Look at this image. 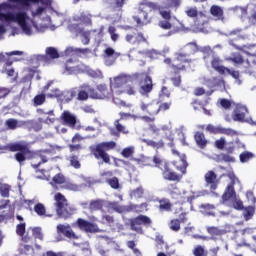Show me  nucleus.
<instances>
[{"label": "nucleus", "mask_w": 256, "mask_h": 256, "mask_svg": "<svg viewBox=\"0 0 256 256\" xmlns=\"http://www.w3.org/2000/svg\"><path fill=\"white\" fill-rule=\"evenodd\" d=\"M11 191V186L9 184H3L0 186V193L2 197H9V192Z\"/></svg>", "instance_id": "nucleus-61"}, {"label": "nucleus", "mask_w": 256, "mask_h": 256, "mask_svg": "<svg viewBox=\"0 0 256 256\" xmlns=\"http://www.w3.org/2000/svg\"><path fill=\"white\" fill-rule=\"evenodd\" d=\"M149 204L147 202H143L141 204H130L127 207V211H132L133 213H145V211H149Z\"/></svg>", "instance_id": "nucleus-24"}, {"label": "nucleus", "mask_w": 256, "mask_h": 256, "mask_svg": "<svg viewBox=\"0 0 256 256\" xmlns=\"http://www.w3.org/2000/svg\"><path fill=\"white\" fill-rule=\"evenodd\" d=\"M95 31L96 30H79L82 45H89L91 43V33H95Z\"/></svg>", "instance_id": "nucleus-28"}, {"label": "nucleus", "mask_w": 256, "mask_h": 256, "mask_svg": "<svg viewBox=\"0 0 256 256\" xmlns=\"http://www.w3.org/2000/svg\"><path fill=\"white\" fill-rule=\"evenodd\" d=\"M231 201H232V207L236 209V211H243V209H245V206H243V201L237 198V196Z\"/></svg>", "instance_id": "nucleus-44"}, {"label": "nucleus", "mask_w": 256, "mask_h": 256, "mask_svg": "<svg viewBox=\"0 0 256 256\" xmlns=\"http://www.w3.org/2000/svg\"><path fill=\"white\" fill-rule=\"evenodd\" d=\"M34 212L38 215V217H53V215L47 214V209L43 203L35 204Z\"/></svg>", "instance_id": "nucleus-31"}, {"label": "nucleus", "mask_w": 256, "mask_h": 256, "mask_svg": "<svg viewBox=\"0 0 256 256\" xmlns=\"http://www.w3.org/2000/svg\"><path fill=\"white\" fill-rule=\"evenodd\" d=\"M173 208V204H171V201L169 199H161L159 200V211H166L169 212Z\"/></svg>", "instance_id": "nucleus-35"}, {"label": "nucleus", "mask_w": 256, "mask_h": 256, "mask_svg": "<svg viewBox=\"0 0 256 256\" xmlns=\"http://www.w3.org/2000/svg\"><path fill=\"white\" fill-rule=\"evenodd\" d=\"M76 96L78 101H87L89 99V91L80 90Z\"/></svg>", "instance_id": "nucleus-58"}, {"label": "nucleus", "mask_w": 256, "mask_h": 256, "mask_svg": "<svg viewBox=\"0 0 256 256\" xmlns=\"http://www.w3.org/2000/svg\"><path fill=\"white\" fill-rule=\"evenodd\" d=\"M46 56L49 57L50 59H59V52L55 47H47Z\"/></svg>", "instance_id": "nucleus-40"}, {"label": "nucleus", "mask_w": 256, "mask_h": 256, "mask_svg": "<svg viewBox=\"0 0 256 256\" xmlns=\"http://www.w3.org/2000/svg\"><path fill=\"white\" fill-rule=\"evenodd\" d=\"M117 147V143L115 141L108 142H100L96 145H92L89 147L90 153L94 155L95 159L98 161L101 160L106 165H111V156L109 155V151H113Z\"/></svg>", "instance_id": "nucleus-5"}, {"label": "nucleus", "mask_w": 256, "mask_h": 256, "mask_svg": "<svg viewBox=\"0 0 256 256\" xmlns=\"http://www.w3.org/2000/svg\"><path fill=\"white\" fill-rule=\"evenodd\" d=\"M218 103L222 109H231V105H233V102L227 98H220L218 99Z\"/></svg>", "instance_id": "nucleus-47"}, {"label": "nucleus", "mask_w": 256, "mask_h": 256, "mask_svg": "<svg viewBox=\"0 0 256 256\" xmlns=\"http://www.w3.org/2000/svg\"><path fill=\"white\" fill-rule=\"evenodd\" d=\"M106 183L110 185L112 189H119V178L118 177H113L110 179L106 180Z\"/></svg>", "instance_id": "nucleus-57"}, {"label": "nucleus", "mask_w": 256, "mask_h": 256, "mask_svg": "<svg viewBox=\"0 0 256 256\" xmlns=\"http://www.w3.org/2000/svg\"><path fill=\"white\" fill-rule=\"evenodd\" d=\"M140 74H143V76L137 82L140 83L139 93L140 95H147L153 91V79L146 72H141Z\"/></svg>", "instance_id": "nucleus-11"}, {"label": "nucleus", "mask_w": 256, "mask_h": 256, "mask_svg": "<svg viewBox=\"0 0 256 256\" xmlns=\"http://www.w3.org/2000/svg\"><path fill=\"white\" fill-rule=\"evenodd\" d=\"M227 61H231L234 65H243L244 73H253V70H251V63H249V60L243 59L241 54H235L233 57H229Z\"/></svg>", "instance_id": "nucleus-15"}, {"label": "nucleus", "mask_w": 256, "mask_h": 256, "mask_svg": "<svg viewBox=\"0 0 256 256\" xmlns=\"http://www.w3.org/2000/svg\"><path fill=\"white\" fill-rule=\"evenodd\" d=\"M5 127L10 131H15V129H18L21 125H19V121L17 119L9 118L5 121Z\"/></svg>", "instance_id": "nucleus-37"}, {"label": "nucleus", "mask_w": 256, "mask_h": 256, "mask_svg": "<svg viewBox=\"0 0 256 256\" xmlns=\"http://www.w3.org/2000/svg\"><path fill=\"white\" fill-rule=\"evenodd\" d=\"M158 109H159V107H157L155 104L149 103L148 110L146 111V113H148V115H151V116L159 115Z\"/></svg>", "instance_id": "nucleus-54"}, {"label": "nucleus", "mask_w": 256, "mask_h": 256, "mask_svg": "<svg viewBox=\"0 0 256 256\" xmlns=\"http://www.w3.org/2000/svg\"><path fill=\"white\" fill-rule=\"evenodd\" d=\"M92 17L90 13L82 12L79 16L74 18V21L80 23V25L91 27V25H93Z\"/></svg>", "instance_id": "nucleus-21"}, {"label": "nucleus", "mask_w": 256, "mask_h": 256, "mask_svg": "<svg viewBox=\"0 0 256 256\" xmlns=\"http://www.w3.org/2000/svg\"><path fill=\"white\" fill-rule=\"evenodd\" d=\"M195 97H201V95H207L208 97L213 95V90L206 92L203 87H196L194 89Z\"/></svg>", "instance_id": "nucleus-46"}, {"label": "nucleus", "mask_w": 256, "mask_h": 256, "mask_svg": "<svg viewBox=\"0 0 256 256\" xmlns=\"http://www.w3.org/2000/svg\"><path fill=\"white\" fill-rule=\"evenodd\" d=\"M32 236L34 237V239H39V241H43V232L39 227H35L32 229Z\"/></svg>", "instance_id": "nucleus-56"}, {"label": "nucleus", "mask_w": 256, "mask_h": 256, "mask_svg": "<svg viewBox=\"0 0 256 256\" xmlns=\"http://www.w3.org/2000/svg\"><path fill=\"white\" fill-rule=\"evenodd\" d=\"M158 26H159L161 29H164L165 31H169L170 29H172L173 24H171V22H169V20H161V21L158 23Z\"/></svg>", "instance_id": "nucleus-60"}, {"label": "nucleus", "mask_w": 256, "mask_h": 256, "mask_svg": "<svg viewBox=\"0 0 256 256\" xmlns=\"http://www.w3.org/2000/svg\"><path fill=\"white\" fill-rule=\"evenodd\" d=\"M114 127L117 131V132H112V135H114V137H119L120 133H123V135H129V130L125 125L121 124L120 120L114 121Z\"/></svg>", "instance_id": "nucleus-26"}, {"label": "nucleus", "mask_w": 256, "mask_h": 256, "mask_svg": "<svg viewBox=\"0 0 256 256\" xmlns=\"http://www.w3.org/2000/svg\"><path fill=\"white\" fill-rule=\"evenodd\" d=\"M164 63L170 69L172 85L174 87H181V73L187 71V67L191 66L193 59L189 58L187 53L176 52L173 59L165 58Z\"/></svg>", "instance_id": "nucleus-2"}, {"label": "nucleus", "mask_w": 256, "mask_h": 256, "mask_svg": "<svg viewBox=\"0 0 256 256\" xmlns=\"http://www.w3.org/2000/svg\"><path fill=\"white\" fill-rule=\"evenodd\" d=\"M52 183H54V185H63V183H65V176L61 173L56 174L52 178Z\"/></svg>", "instance_id": "nucleus-51"}, {"label": "nucleus", "mask_w": 256, "mask_h": 256, "mask_svg": "<svg viewBox=\"0 0 256 256\" xmlns=\"http://www.w3.org/2000/svg\"><path fill=\"white\" fill-rule=\"evenodd\" d=\"M237 197V192H235V186L228 185L222 194V201H233Z\"/></svg>", "instance_id": "nucleus-23"}, {"label": "nucleus", "mask_w": 256, "mask_h": 256, "mask_svg": "<svg viewBox=\"0 0 256 256\" xmlns=\"http://www.w3.org/2000/svg\"><path fill=\"white\" fill-rule=\"evenodd\" d=\"M102 223L111 227L115 223V218L109 214H105L102 216Z\"/></svg>", "instance_id": "nucleus-55"}, {"label": "nucleus", "mask_w": 256, "mask_h": 256, "mask_svg": "<svg viewBox=\"0 0 256 256\" xmlns=\"http://www.w3.org/2000/svg\"><path fill=\"white\" fill-rule=\"evenodd\" d=\"M221 126H214L212 124H208L206 126V131H208V133H212L213 135H221Z\"/></svg>", "instance_id": "nucleus-45"}, {"label": "nucleus", "mask_w": 256, "mask_h": 256, "mask_svg": "<svg viewBox=\"0 0 256 256\" xmlns=\"http://www.w3.org/2000/svg\"><path fill=\"white\" fill-rule=\"evenodd\" d=\"M204 181L206 183V187L210 188V191H215L217 187H219V178H217V175L213 170H209L204 175Z\"/></svg>", "instance_id": "nucleus-13"}, {"label": "nucleus", "mask_w": 256, "mask_h": 256, "mask_svg": "<svg viewBox=\"0 0 256 256\" xmlns=\"http://www.w3.org/2000/svg\"><path fill=\"white\" fill-rule=\"evenodd\" d=\"M46 96L45 94H38L34 97V105H43L45 103Z\"/></svg>", "instance_id": "nucleus-63"}, {"label": "nucleus", "mask_w": 256, "mask_h": 256, "mask_svg": "<svg viewBox=\"0 0 256 256\" xmlns=\"http://www.w3.org/2000/svg\"><path fill=\"white\" fill-rule=\"evenodd\" d=\"M129 223L132 231H137V229H139L141 225H151L152 221L151 218H149V216L139 215L135 218H131L129 220Z\"/></svg>", "instance_id": "nucleus-14"}, {"label": "nucleus", "mask_w": 256, "mask_h": 256, "mask_svg": "<svg viewBox=\"0 0 256 256\" xmlns=\"http://www.w3.org/2000/svg\"><path fill=\"white\" fill-rule=\"evenodd\" d=\"M87 91H88V96L91 97V99H99V97H101L99 96V92L97 88L95 90V88L88 87Z\"/></svg>", "instance_id": "nucleus-64"}, {"label": "nucleus", "mask_w": 256, "mask_h": 256, "mask_svg": "<svg viewBox=\"0 0 256 256\" xmlns=\"http://www.w3.org/2000/svg\"><path fill=\"white\" fill-rule=\"evenodd\" d=\"M73 227H77L80 231H84V233H99V226H97V224L83 218H78L76 222L73 223Z\"/></svg>", "instance_id": "nucleus-9"}, {"label": "nucleus", "mask_w": 256, "mask_h": 256, "mask_svg": "<svg viewBox=\"0 0 256 256\" xmlns=\"http://www.w3.org/2000/svg\"><path fill=\"white\" fill-rule=\"evenodd\" d=\"M27 227V224L25 222L17 224L16 226V234L19 237H22V241H24V243H29V241L31 240V237H27L25 236V229Z\"/></svg>", "instance_id": "nucleus-27"}, {"label": "nucleus", "mask_w": 256, "mask_h": 256, "mask_svg": "<svg viewBox=\"0 0 256 256\" xmlns=\"http://www.w3.org/2000/svg\"><path fill=\"white\" fill-rule=\"evenodd\" d=\"M125 40L127 41V43H130V45H139L147 41V39L141 32H134L133 34H128L126 35Z\"/></svg>", "instance_id": "nucleus-16"}, {"label": "nucleus", "mask_w": 256, "mask_h": 256, "mask_svg": "<svg viewBox=\"0 0 256 256\" xmlns=\"http://www.w3.org/2000/svg\"><path fill=\"white\" fill-rule=\"evenodd\" d=\"M149 129L151 131V133H153L154 135H161V131H169V127L167 126H162L161 128L157 127V125L155 124H151L149 126Z\"/></svg>", "instance_id": "nucleus-41"}, {"label": "nucleus", "mask_w": 256, "mask_h": 256, "mask_svg": "<svg viewBox=\"0 0 256 256\" xmlns=\"http://www.w3.org/2000/svg\"><path fill=\"white\" fill-rule=\"evenodd\" d=\"M223 60L221 58L214 56L211 60V67L214 69V71H217L219 75H225V70L227 67L223 66Z\"/></svg>", "instance_id": "nucleus-20"}, {"label": "nucleus", "mask_w": 256, "mask_h": 256, "mask_svg": "<svg viewBox=\"0 0 256 256\" xmlns=\"http://www.w3.org/2000/svg\"><path fill=\"white\" fill-rule=\"evenodd\" d=\"M194 139L200 149H205L207 147V139H205V134L203 132H196Z\"/></svg>", "instance_id": "nucleus-32"}, {"label": "nucleus", "mask_w": 256, "mask_h": 256, "mask_svg": "<svg viewBox=\"0 0 256 256\" xmlns=\"http://www.w3.org/2000/svg\"><path fill=\"white\" fill-rule=\"evenodd\" d=\"M97 91L99 99H107V97H109V90L107 89V85L99 84L97 86Z\"/></svg>", "instance_id": "nucleus-38"}, {"label": "nucleus", "mask_w": 256, "mask_h": 256, "mask_svg": "<svg viewBox=\"0 0 256 256\" xmlns=\"http://www.w3.org/2000/svg\"><path fill=\"white\" fill-rule=\"evenodd\" d=\"M200 209H201V212L204 214V215H209L211 217H215V205L213 204H202L200 206Z\"/></svg>", "instance_id": "nucleus-33"}, {"label": "nucleus", "mask_w": 256, "mask_h": 256, "mask_svg": "<svg viewBox=\"0 0 256 256\" xmlns=\"http://www.w3.org/2000/svg\"><path fill=\"white\" fill-rule=\"evenodd\" d=\"M113 103L117 105V107H120V109L121 108L131 109V107H133V104H126L125 101L119 100V98H113Z\"/></svg>", "instance_id": "nucleus-52"}, {"label": "nucleus", "mask_w": 256, "mask_h": 256, "mask_svg": "<svg viewBox=\"0 0 256 256\" xmlns=\"http://www.w3.org/2000/svg\"><path fill=\"white\" fill-rule=\"evenodd\" d=\"M76 96H77V89H75V88L64 91L62 93V99L66 103H69L70 101H73V99H75Z\"/></svg>", "instance_id": "nucleus-34"}, {"label": "nucleus", "mask_w": 256, "mask_h": 256, "mask_svg": "<svg viewBox=\"0 0 256 256\" xmlns=\"http://www.w3.org/2000/svg\"><path fill=\"white\" fill-rule=\"evenodd\" d=\"M5 150L10 153H16L14 159L19 163V165H24L27 161V155H32L31 149L29 146L23 142H13L5 146Z\"/></svg>", "instance_id": "nucleus-8"}, {"label": "nucleus", "mask_w": 256, "mask_h": 256, "mask_svg": "<svg viewBox=\"0 0 256 256\" xmlns=\"http://www.w3.org/2000/svg\"><path fill=\"white\" fill-rule=\"evenodd\" d=\"M167 142V146L172 149V154L176 157H180L179 160H174L171 162L173 167H175V172L173 168H171V164L167 161H163L159 156L153 157V163L157 169H160L162 178L164 181H172L173 183H181L184 175H187V167H189V163H187V156L181 155L177 149H175V138L173 135L169 134L164 137Z\"/></svg>", "instance_id": "nucleus-1"}, {"label": "nucleus", "mask_w": 256, "mask_h": 256, "mask_svg": "<svg viewBox=\"0 0 256 256\" xmlns=\"http://www.w3.org/2000/svg\"><path fill=\"white\" fill-rule=\"evenodd\" d=\"M48 159L47 156L41 154V153H36L31 155V167L33 169H39L43 163H47Z\"/></svg>", "instance_id": "nucleus-18"}, {"label": "nucleus", "mask_w": 256, "mask_h": 256, "mask_svg": "<svg viewBox=\"0 0 256 256\" xmlns=\"http://www.w3.org/2000/svg\"><path fill=\"white\" fill-rule=\"evenodd\" d=\"M166 191L172 199H179V197H181V191H179L177 184H169Z\"/></svg>", "instance_id": "nucleus-29"}, {"label": "nucleus", "mask_w": 256, "mask_h": 256, "mask_svg": "<svg viewBox=\"0 0 256 256\" xmlns=\"http://www.w3.org/2000/svg\"><path fill=\"white\" fill-rule=\"evenodd\" d=\"M143 195H145V189L143 186H139L130 192L131 199H143Z\"/></svg>", "instance_id": "nucleus-36"}, {"label": "nucleus", "mask_w": 256, "mask_h": 256, "mask_svg": "<svg viewBox=\"0 0 256 256\" xmlns=\"http://www.w3.org/2000/svg\"><path fill=\"white\" fill-rule=\"evenodd\" d=\"M138 11L139 15L134 16V21H136L138 27H143L144 25H149V23H151V18H149L147 14L151 11H159L161 17H163L165 21H171V10H162L161 6L157 5V3L154 2L140 3Z\"/></svg>", "instance_id": "nucleus-3"}, {"label": "nucleus", "mask_w": 256, "mask_h": 256, "mask_svg": "<svg viewBox=\"0 0 256 256\" xmlns=\"http://www.w3.org/2000/svg\"><path fill=\"white\" fill-rule=\"evenodd\" d=\"M247 115H249V109H247V106L238 104L232 113V119L233 121H238V123H249L251 119L247 118Z\"/></svg>", "instance_id": "nucleus-10"}, {"label": "nucleus", "mask_w": 256, "mask_h": 256, "mask_svg": "<svg viewBox=\"0 0 256 256\" xmlns=\"http://www.w3.org/2000/svg\"><path fill=\"white\" fill-rule=\"evenodd\" d=\"M253 157H255L253 152L244 151L239 155L240 163H248V161H251Z\"/></svg>", "instance_id": "nucleus-39"}, {"label": "nucleus", "mask_w": 256, "mask_h": 256, "mask_svg": "<svg viewBox=\"0 0 256 256\" xmlns=\"http://www.w3.org/2000/svg\"><path fill=\"white\" fill-rule=\"evenodd\" d=\"M28 19L29 16L27 15V12H0V21H5L6 23H18L26 35H31V27L27 24Z\"/></svg>", "instance_id": "nucleus-7"}, {"label": "nucleus", "mask_w": 256, "mask_h": 256, "mask_svg": "<svg viewBox=\"0 0 256 256\" xmlns=\"http://www.w3.org/2000/svg\"><path fill=\"white\" fill-rule=\"evenodd\" d=\"M105 207V200L103 199H96L91 200L88 205V209L91 213L95 211H101Z\"/></svg>", "instance_id": "nucleus-25"}, {"label": "nucleus", "mask_w": 256, "mask_h": 256, "mask_svg": "<svg viewBox=\"0 0 256 256\" xmlns=\"http://www.w3.org/2000/svg\"><path fill=\"white\" fill-rule=\"evenodd\" d=\"M57 232L67 237V239H79V236L73 232L70 225L59 224L57 226Z\"/></svg>", "instance_id": "nucleus-17"}, {"label": "nucleus", "mask_w": 256, "mask_h": 256, "mask_svg": "<svg viewBox=\"0 0 256 256\" xmlns=\"http://www.w3.org/2000/svg\"><path fill=\"white\" fill-rule=\"evenodd\" d=\"M133 153H135V151L131 147L124 148L121 151L122 157H125L126 159H129V157H133Z\"/></svg>", "instance_id": "nucleus-62"}, {"label": "nucleus", "mask_w": 256, "mask_h": 256, "mask_svg": "<svg viewBox=\"0 0 256 256\" xmlns=\"http://www.w3.org/2000/svg\"><path fill=\"white\" fill-rule=\"evenodd\" d=\"M108 33L110 35L111 41H113L114 43H117V41H119V34H117V28H115V26H109Z\"/></svg>", "instance_id": "nucleus-43"}, {"label": "nucleus", "mask_w": 256, "mask_h": 256, "mask_svg": "<svg viewBox=\"0 0 256 256\" xmlns=\"http://www.w3.org/2000/svg\"><path fill=\"white\" fill-rule=\"evenodd\" d=\"M143 143L147 145V147H152V149H163L165 147V141L159 140H150V139H143Z\"/></svg>", "instance_id": "nucleus-30"}, {"label": "nucleus", "mask_w": 256, "mask_h": 256, "mask_svg": "<svg viewBox=\"0 0 256 256\" xmlns=\"http://www.w3.org/2000/svg\"><path fill=\"white\" fill-rule=\"evenodd\" d=\"M172 105H173L172 101L161 103L158 107V113H161V112L165 113V111H169Z\"/></svg>", "instance_id": "nucleus-53"}, {"label": "nucleus", "mask_w": 256, "mask_h": 256, "mask_svg": "<svg viewBox=\"0 0 256 256\" xmlns=\"http://www.w3.org/2000/svg\"><path fill=\"white\" fill-rule=\"evenodd\" d=\"M54 207L59 219H71L75 215V209L65 195L60 192L54 195Z\"/></svg>", "instance_id": "nucleus-6"}, {"label": "nucleus", "mask_w": 256, "mask_h": 256, "mask_svg": "<svg viewBox=\"0 0 256 256\" xmlns=\"http://www.w3.org/2000/svg\"><path fill=\"white\" fill-rule=\"evenodd\" d=\"M143 75L145 74H141V72H136L131 75L120 74L114 78L112 82V87H114V89L124 87V93H127V95H135V87L132 85L133 83L141 81V79H143Z\"/></svg>", "instance_id": "nucleus-4"}, {"label": "nucleus", "mask_w": 256, "mask_h": 256, "mask_svg": "<svg viewBox=\"0 0 256 256\" xmlns=\"http://www.w3.org/2000/svg\"><path fill=\"white\" fill-rule=\"evenodd\" d=\"M253 228H245L241 231H235L234 239L237 245L240 247H249L250 245L247 243V240L245 239L246 235H252Z\"/></svg>", "instance_id": "nucleus-12"}, {"label": "nucleus", "mask_w": 256, "mask_h": 256, "mask_svg": "<svg viewBox=\"0 0 256 256\" xmlns=\"http://www.w3.org/2000/svg\"><path fill=\"white\" fill-rule=\"evenodd\" d=\"M169 229L175 233H177V231H181V220L172 219L169 223Z\"/></svg>", "instance_id": "nucleus-42"}, {"label": "nucleus", "mask_w": 256, "mask_h": 256, "mask_svg": "<svg viewBox=\"0 0 256 256\" xmlns=\"http://www.w3.org/2000/svg\"><path fill=\"white\" fill-rule=\"evenodd\" d=\"M69 162L74 169H81V162H79V157L77 155L70 156Z\"/></svg>", "instance_id": "nucleus-48"}, {"label": "nucleus", "mask_w": 256, "mask_h": 256, "mask_svg": "<svg viewBox=\"0 0 256 256\" xmlns=\"http://www.w3.org/2000/svg\"><path fill=\"white\" fill-rule=\"evenodd\" d=\"M220 135H228L229 137H235V135H239L237 131L231 128H223L221 129Z\"/></svg>", "instance_id": "nucleus-59"}, {"label": "nucleus", "mask_w": 256, "mask_h": 256, "mask_svg": "<svg viewBox=\"0 0 256 256\" xmlns=\"http://www.w3.org/2000/svg\"><path fill=\"white\" fill-rule=\"evenodd\" d=\"M210 14L215 18V21H225V12L221 6L212 5Z\"/></svg>", "instance_id": "nucleus-22"}, {"label": "nucleus", "mask_w": 256, "mask_h": 256, "mask_svg": "<svg viewBox=\"0 0 256 256\" xmlns=\"http://www.w3.org/2000/svg\"><path fill=\"white\" fill-rule=\"evenodd\" d=\"M253 215H255V207L248 206V207L244 208V217H245L246 221H249V219H251V217H253Z\"/></svg>", "instance_id": "nucleus-49"}, {"label": "nucleus", "mask_w": 256, "mask_h": 256, "mask_svg": "<svg viewBox=\"0 0 256 256\" xmlns=\"http://www.w3.org/2000/svg\"><path fill=\"white\" fill-rule=\"evenodd\" d=\"M60 119L63 121V124L68 125V127H75V125H77V117L69 111H64L61 114Z\"/></svg>", "instance_id": "nucleus-19"}, {"label": "nucleus", "mask_w": 256, "mask_h": 256, "mask_svg": "<svg viewBox=\"0 0 256 256\" xmlns=\"http://www.w3.org/2000/svg\"><path fill=\"white\" fill-rule=\"evenodd\" d=\"M193 255L194 256H207V251L205 250V247L198 245V246L194 247Z\"/></svg>", "instance_id": "nucleus-50"}]
</instances>
